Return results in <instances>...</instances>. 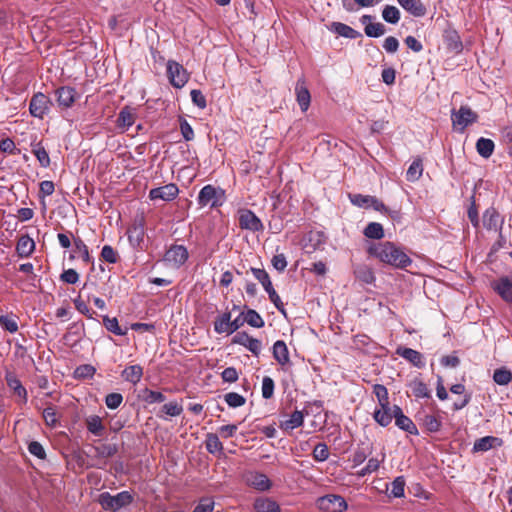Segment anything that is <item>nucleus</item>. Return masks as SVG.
I'll list each match as a JSON object with an SVG mask.
<instances>
[{
	"label": "nucleus",
	"mask_w": 512,
	"mask_h": 512,
	"mask_svg": "<svg viewBox=\"0 0 512 512\" xmlns=\"http://www.w3.org/2000/svg\"><path fill=\"white\" fill-rule=\"evenodd\" d=\"M368 253L383 263L401 269L412 263L410 257L401 248L389 241L371 244Z\"/></svg>",
	"instance_id": "obj_1"
},
{
	"label": "nucleus",
	"mask_w": 512,
	"mask_h": 512,
	"mask_svg": "<svg viewBox=\"0 0 512 512\" xmlns=\"http://www.w3.org/2000/svg\"><path fill=\"white\" fill-rule=\"evenodd\" d=\"M134 501V495L130 491H122L116 495L103 492L99 495L98 502L106 511L116 512L127 507Z\"/></svg>",
	"instance_id": "obj_2"
},
{
	"label": "nucleus",
	"mask_w": 512,
	"mask_h": 512,
	"mask_svg": "<svg viewBox=\"0 0 512 512\" xmlns=\"http://www.w3.org/2000/svg\"><path fill=\"white\" fill-rule=\"evenodd\" d=\"M251 272L253 276L261 283L264 290L267 292L269 296V300L274 304L277 310L286 316V310L284 304L274 289L272 282L270 280L269 274L261 268H251Z\"/></svg>",
	"instance_id": "obj_3"
},
{
	"label": "nucleus",
	"mask_w": 512,
	"mask_h": 512,
	"mask_svg": "<svg viewBox=\"0 0 512 512\" xmlns=\"http://www.w3.org/2000/svg\"><path fill=\"white\" fill-rule=\"evenodd\" d=\"M224 199L225 192L223 189L208 184L200 190L197 201L200 207L210 206V208H217L222 206Z\"/></svg>",
	"instance_id": "obj_4"
},
{
	"label": "nucleus",
	"mask_w": 512,
	"mask_h": 512,
	"mask_svg": "<svg viewBox=\"0 0 512 512\" xmlns=\"http://www.w3.org/2000/svg\"><path fill=\"white\" fill-rule=\"evenodd\" d=\"M51 106V99L44 93L37 92L30 99L29 113L35 118L44 119L49 114Z\"/></svg>",
	"instance_id": "obj_5"
},
{
	"label": "nucleus",
	"mask_w": 512,
	"mask_h": 512,
	"mask_svg": "<svg viewBox=\"0 0 512 512\" xmlns=\"http://www.w3.org/2000/svg\"><path fill=\"white\" fill-rule=\"evenodd\" d=\"M237 219L239 227L243 230H249L251 232H261L264 230L262 221L250 209L240 208L237 212Z\"/></svg>",
	"instance_id": "obj_6"
},
{
	"label": "nucleus",
	"mask_w": 512,
	"mask_h": 512,
	"mask_svg": "<svg viewBox=\"0 0 512 512\" xmlns=\"http://www.w3.org/2000/svg\"><path fill=\"white\" fill-rule=\"evenodd\" d=\"M167 77L175 88H182L189 80V73L179 62L169 60L167 62Z\"/></svg>",
	"instance_id": "obj_7"
},
{
	"label": "nucleus",
	"mask_w": 512,
	"mask_h": 512,
	"mask_svg": "<svg viewBox=\"0 0 512 512\" xmlns=\"http://www.w3.org/2000/svg\"><path fill=\"white\" fill-rule=\"evenodd\" d=\"M188 257L189 253L184 245L174 244L165 252L163 261L167 265L178 269L186 263Z\"/></svg>",
	"instance_id": "obj_8"
},
{
	"label": "nucleus",
	"mask_w": 512,
	"mask_h": 512,
	"mask_svg": "<svg viewBox=\"0 0 512 512\" xmlns=\"http://www.w3.org/2000/svg\"><path fill=\"white\" fill-rule=\"evenodd\" d=\"M317 506L325 512H344L347 509V502L340 495L328 494L317 500Z\"/></svg>",
	"instance_id": "obj_9"
},
{
	"label": "nucleus",
	"mask_w": 512,
	"mask_h": 512,
	"mask_svg": "<svg viewBox=\"0 0 512 512\" xmlns=\"http://www.w3.org/2000/svg\"><path fill=\"white\" fill-rule=\"evenodd\" d=\"M351 203L360 208H369L372 207L375 211L386 213L388 211L385 204L371 195H362V194H349L348 195Z\"/></svg>",
	"instance_id": "obj_10"
},
{
	"label": "nucleus",
	"mask_w": 512,
	"mask_h": 512,
	"mask_svg": "<svg viewBox=\"0 0 512 512\" xmlns=\"http://www.w3.org/2000/svg\"><path fill=\"white\" fill-rule=\"evenodd\" d=\"M452 123L455 127H459L462 132L464 129L475 123L478 119V115L468 106H461L457 112H453Z\"/></svg>",
	"instance_id": "obj_11"
},
{
	"label": "nucleus",
	"mask_w": 512,
	"mask_h": 512,
	"mask_svg": "<svg viewBox=\"0 0 512 512\" xmlns=\"http://www.w3.org/2000/svg\"><path fill=\"white\" fill-rule=\"evenodd\" d=\"M243 479L248 486L258 491H267L272 487L271 480L264 473L258 471L245 472Z\"/></svg>",
	"instance_id": "obj_12"
},
{
	"label": "nucleus",
	"mask_w": 512,
	"mask_h": 512,
	"mask_svg": "<svg viewBox=\"0 0 512 512\" xmlns=\"http://www.w3.org/2000/svg\"><path fill=\"white\" fill-rule=\"evenodd\" d=\"M179 194V188L174 183H169L164 186L153 188L149 191V198L152 201L163 200L172 201Z\"/></svg>",
	"instance_id": "obj_13"
},
{
	"label": "nucleus",
	"mask_w": 512,
	"mask_h": 512,
	"mask_svg": "<svg viewBox=\"0 0 512 512\" xmlns=\"http://www.w3.org/2000/svg\"><path fill=\"white\" fill-rule=\"evenodd\" d=\"M55 95L57 104L62 109H68L72 107L75 101L79 98V95L75 88L70 86L59 87L55 91Z\"/></svg>",
	"instance_id": "obj_14"
},
{
	"label": "nucleus",
	"mask_w": 512,
	"mask_h": 512,
	"mask_svg": "<svg viewBox=\"0 0 512 512\" xmlns=\"http://www.w3.org/2000/svg\"><path fill=\"white\" fill-rule=\"evenodd\" d=\"M492 289L507 303H512V276H502L491 283Z\"/></svg>",
	"instance_id": "obj_15"
},
{
	"label": "nucleus",
	"mask_w": 512,
	"mask_h": 512,
	"mask_svg": "<svg viewBox=\"0 0 512 512\" xmlns=\"http://www.w3.org/2000/svg\"><path fill=\"white\" fill-rule=\"evenodd\" d=\"M443 42L446 46V49L451 53L459 54L463 50V43L460 35L452 27H448L444 30Z\"/></svg>",
	"instance_id": "obj_16"
},
{
	"label": "nucleus",
	"mask_w": 512,
	"mask_h": 512,
	"mask_svg": "<svg viewBox=\"0 0 512 512\" xmlns=\"http://www.w3.org/2000/svg\"><path fill=\"white\" fill-rule=\"evenodd\" d=\"M232 342L244 346L255 356H258L261 352V341L251 337L246 332H238L233 337Z\"/></svg>",
	"instance_id": "obj_17"
},
{
	"label": "nucleus",
	"mask_w": 512,
	"mask_h": 512,
	"mask_svg": "<svg viewBox=\"0 0 512 512\" xmlns=\"http://www.w3.org/2000/svg\"><path fill=\"white\" fill-rule=\"evenodd\" d=\"M145 228H144V220L140 219L139 221H135L127 230V236L129 243L133 247L141 248V244L144 241Z\"/></svg>",
	"instance_id": "obj_18"
},
{
	"label": "nucleus",
	"mask_w": 512,
	"mask_h": 512,
	"mask_svg": "<svg viewBox=\"0 0 512 512\" xmlns=\"http://www.w3.org/2000/svg\"><path fill=\"white\" fill-rule=\"evenodd\" d=\"M296 100L300 106L302 112H306L310 106L311 95L307 88L306 81L304 78H300L296 82L295 86Z\"/></svg>",
	"instance_id": "obj_19"
},
{
	"label": "nucleus",
	"mask_w": 512,
	"mask_h": 512,
	"mask_svg": "<svg viewBox=\"0 0 512 512\" xmlns=\"http://www.w3.org/2000/svg\"><path fill=\"white\" fill-rule=\"evenodd\" d=\"M5 381L13 393L22 400V403H26L28 400L27 390L22 385L17 375L12 371H7L5 374Z\"/></svg>",
	"instance_id": "obj_20"
},
{
	"label": "nucleus",
	"mask_w": 512,
	"mask_h": 512,
	"mask_svg": "<svg viewBox=\"0 0 512 512\" xmlns=\"http://www.w3.org/2000/svg\"><path fill=\"white\" fill-rule=\"evenodd\" d=\"M396 354L417 368H423L425 366L423 355L412 348L400 346L396 349Z\"/></svg>",
	"instance_id": "obj_21"
},
{
	"label": "nucleus",
	"mask_w": 512,
	"mask_h": 512,
	"mask_svg": "<svg viewBox=\"0 0 512 512\" xmlns=\"http://www.w3.org/2000/svg\"><path fill=\"white\" fill-rule=\"evenodd\" d=\"M254 512H281L280 505L269 497H257L253 502Z\"/></svg>",
	"instance_id": "obj_22"
},
{
	"label": "nucleus",
	"mask_w": 512,
	"mask_h": 512,
	"mask_svg": "<svg viewBox=\"0 0 512 512\" xmlns=\"http://www.w3.org/2000/svg\"><path fill=\"white\" fill-rule=\"evenodd\" d=\"M403 9L414 17H423L427 13L426 6L421 0H397Z\"/></svg>",
	"instance_id": "obj_23"
},
{
	"label": "nucleus",
	"mask_w": 512,
	"mask_h": 512,
	"mask_svg": "<svg viewBox=\"0 0 512 512\" xmlns=\"http://www.w3.org/2000/svg\"><path fill=\"white\" fill-rule=\"evenodd\" d=\"M502 439L494 436H485L477 439L473 445V452H486L496 446H501Z\"/></svg>",
	"instance_id": "obj_24"
},
{
	"label": "nucleus",
	"mask_w": 512,
	"mask_h": 512,
	"mask_svg": "<svg viewBox=\"0 0 512 512\" xmlns=\"http://www.w3.org/2000/svg\"><path fill=\"white\" fill-rule=\"evenodd\" d=\"M273 357L281 365L285 366L290 362L289 351L283 340H277L273 345Z\"/></svg>",
	"instance_id": "obj_25"
},
{
	"label": "nucleus",
	"mask_w": 512,
	"mask_h": 512,
	"mask_svg": "<svg viewBox=\"0 0 512 512\" xmlns=\"http://www.w3.org/2000/svg\"><path fill=\"white\" fill-rule=\"evenodd\" d=\"M35 249V242L28 235H22L16 245L17 254L26 258L29 257Z\"/></svg>",
	"instance_id": "obj_26"
},
{
	"label": "nucleus",
	"mask_w": 512,
	"mask_h": 512,
	"mask_svg": "<svg viewBox=\"0 0 512 512\" xmlns=\"http://www.w3.org/2000/svg\"><path fill=\"white\" fill-rule=\"evenodd\" d=\"M122 378L132 384L140 382L143 376V368L139 364L127 366L121 373Z\"/></svg>",
	"instance_id": "obj_27"
},
{
	"label": "nucleus",
	"mask_w": 512,
	"mask_h": 512,
	"mask_svg": "<svg viewBox=\"0 0 512 512\" xmlns=\"http://www.w3.org/2000/svg\"><path fill=\"white\" fill-rule=\"evenodd\" d=\"M408 387L410 388L412 394L416 398H430L431 397V391L428 388L427 384L424 383L419 378H414L408 383Z\"/></svg>",
	"instance_id": "obj_28"
},
{
	"label": "nucleus",
	"mask_w": 512,
	"mask_h": 512,
	"mask_svg": "<svg viewBox=\"0 0 512 512\" xmlns=\"http://www.w3.org/2000/svg\"><path fill=\"white\" fill-rule=\"evenodd\" d=\"M304 422V413L300 410H295L289 417V419L282 421L280 428L285 431H292L298 427H301Z\"/></svg>",
	"instance_id": "obj_29"
},
{
	"label": "nucleus",
	"mask_w": 512,
	"mask_h": 512,
	"mask_svg": "<svg viewBox=\"0 0 512 512\" xmlns=\"http://www.w3.org/2000/svg\"><path fill=\"white\" fill-rule=\"evenodd\" d=\"M138 397L149 405L154 403H162L166 400V396L162 392L151 390L149 388L141 390Z\"/></svg>",
	"instance_id": "obj_30"
},
{
	"label": "nucleus",
	"mask_w": 512,
	"mask_h": 512,
	"mask_svg": "<svg viewBox=\"0 0 512 512\" xmlns=\"http://www.w3.org/2000/svg\"><path fill=\"white\" fill-rule=\"evenodd\" d=\"M230 324H231V313L225 312L215 319L214 330L218 334L226 333L227 335H230V334H232Z\"/></svg>",
	"instance_id": "obj_31"
},
{
	"label": "nucleus",
	"mask_w": 512,
	"mask_h": 512,
	"mask_svg": "<svg viewBox=\"0 0 512 512\" xmlns=\"http://www.w3.org/2000/svg\"><path fill=\"white\" fill-rule=\"evenodd\" d=\"M117 127L122 128L123 130L129 129L135 122V115L132 112V109L129 107H124L117 117Z\"/></svg>",
	"instance_id": "obj_32"
},
{
	"label": "nucleus",
	"mask_w": 512,
	"mask_h": 512,
	"mask_svg": "<svg viewBox=\"0 0 512 512\" xmlns=\"http://www.w3.org/2000/svg\"><path fill=\"white\" fill-rule=\"evenodd\" d=\"M331 29L338 35L343 36L345 38L356 39L358 37H361L360 32L356 31L355 29L344 23L333 22L331 25Z\"/></svg>",
	"instance_id": "obj_33"
},
{
	"label": "nucleus",
	"mask_w": 512,
	"mask_h": 512,
	"mask_svg": "<svg viewBox=\"0 0 512 512\" xmlns=\"http://www.w3.org/2000/svg\"><path fill=\"white\" fill-rule=\"evenodd\" d=\"M87 430L95 436H102L105 431L102 419L98 415H92L86 418Z\"/></svg>",
	"instance_id": "obj_34"
},
{
	"label": "nucleus",
	"mask_w": 512,
	"mask_h": 512,
	"mask_svg": "<svg viewBox=\"0 0 512 512\" xmlns=\"http://www.w3.org/2000/svg\"><path fill=\"white\" fill-rule=\"evenodd\" d=\"M206 450L211 454H221L224 450L219 436L215 433H208L205 439Z\"/></svg>",
	"instance_id": "obj_35"
},
{
	"label": "nucleus",
	"mask_w": 512,
	"mask_h": 512,
	"mask_svg": "<svg viewBox=\"0 0 512 512\" xmlns=\"http://www.w3.org/2000/svg\"><path fill=\"white\" fill-rule=\"evenodd\" d=\"M422 173H423L422 159L420 157H417L410 164V166L406 172V179L410 182H415V181L419 180V178L422 176Z\"/></svg>",
	"instance_id": "obj_36"
},
{
	"label": "nucleus",
	"mask_w": 512,
	"mask_h": 512,
	"mask_svg": "<svg viewBox=\"0 0 512 512\" xmlns=\"http://www.w3.org/2000/svg\"><path fill=\"white\" fill-rule=\"evenodd\" d=\"M495 145L491 139L481 137L476 142V150L483 158H489L494 151Z\"/></svg>",
	"instance_id": "obj_37"
},
{
	"label": "nucleus",
	"mask_w": 512,
	"mask_h": 512,
	"mask_svg": "<svg viewBox=\"0 0 512 512\" xmlns=\"http://www.w3.org/2000/svg\"><path fill=\"white\" fill-rule=\"evenodd\" d=\"M73 244L74 252L79 254L83 262L86 264H93V258L90 255L88 246L85 244V242L80 237H76L73 239Z\"/></svg>",
	"instance_id": "obj_38"
},
{
	"label": "nucleus",
	"mask_w": 512,
	"mask_h": 512,
	"mask_svg": "<svg viewBox=\"0 0 512 512\" xmlns=\"http://www.w3.org/2000/svg\"><path fill=\"white\" fill-rule=\"evenodd\" d=\"M34 156L37 158L39 164L43 168L50 166V157L45 147L40 143L32 144V151Z\"/></svg>",
	"instance_id": "obj_39"
},
{
	"label": "nucleus",
	"mask_w": 512,
	"mask_h": 512,
	"mask_svg": "<svg viewBox=\"0 0 512 512\" xmlns=\"http://www.w3.org/2000/svg\"><path fill=\"white\" fill-rule=\"evenodd\" d=\"M95 456L99 458H110L118 452L116 444L103 443L98 446H94Z\"/></svg>",
	"instance_id": "obj_40"
},
{
	"label": "nucleus",
	"mask_w": 512,
	"mask_h": 512,
	"mask_svg": "<svg viewBox=\"0 0 512 512\" xmlns=\"http://www.w3.org/2000/svg\"><path fill=\"white\" fill-rule=\"evenodd\" d=\"M493 380L498 385H508L512 381V372L506 367L498 368L493 373Z\"/></svg>",
	"instance_id": "obj_41"
},
{
	"label": "nucleus",
	"mask_w": 512,
	"mask_h": 512,
	"mask_svg": "<svg viewBox=\"0 0 512 512\" xmlns=\"http://www.w3.org/2000/svg\"><path fill=\"white\" fill-rule=\"evenodd\" d=\"M364 235L370 239L380 240L384 237L383 226L378 222H371L364 229Z\"/></svg>",
	"instance_id": "obj_42"
},
{
	"label": "nucleus",
	"mask_w": 512,
	"mask_h": 512,
	"mask_svg": "<svg viewBox=\"0 0 512 512\" xmlns=\"http://www.w3.org/2000/svg\"><path fill=\"white\" fill-rule=\"evenodd\" d=\"M103 325L104 327L111 333L119 336H124L127 334V330H123L118 323L116 317H109L107 315L103 316Z\"/></svg>",
	"instance_id": "obj_43"
},
{
	"label": "nucleus",
	"mask_w": 512,
	"mask_h": 512,
	"mask_svg": "<svg viewBox=\"0 0 512 512\" xmlns=\"http://www.w3.org/2000/svg\"><path fill=\"white\" fill-rule=\"evenodd\" d=\"M395 424L400 429L404 430L405 432L417 435L418 429L416 425L413 423V421L407 417L406 415L397 416V420L395 421Z\"/></svg>",
	"instance_id": "obj_44"
},
{
	"label": "nucleus",
	"mask_w": 512,
	"mask_h": 512,
	"mask_svg": "<svg viewBox=\"0 0 512 512\" xmlns=\"http://www.w3.org/2000/svg\"><path fill=\"white\" fill-rule=\"evenodd\" d=\"M374 419L381 426H388L393 419L389 405H387L386 407H381L380 409L376 410L374 412Z\"/></svg>",
	"instance_id": "obj_45"
},
{
	"label": "nucleus",
	"mask_w": 512,
	"mask_h": 512,
	"mask_svg": "<svg viewBox=\"0 0 512 512\" xmlns=\"http://www.w3.org/2000/svg\"><path fill=\"white\" fill-rule=\"evenodd\" d=\"M355 275L357 279L366 284H371L375 280L373 271L366 265L358 266L355 269Z\"/></svg>",
	"instance_id": "obj_46"
},
{
	"label": "nucleus",
	"mask_w": 512,
	"mask_h": 512,
	"mask_svg": "<svg viewBox=\"0 0 512 512\" xmlns=\"http://www.w3.org/2000/svg\"><path fill=\"white\" fill-rule=\"evenodd\" d=\"M161 412L167 416L177 417L182 414L183 406L177 401H170L161 407Z\"/></svg>",
	"instance_id": "obj_47"
},
{
	"label": "nucleus",
	"mask_w": 512,
	"mask_h": 512,
	"mask_svg": "<svg viewBox=\"0 0 512 512\" xmlns=\"http://www.w3.org/2000/svg\"><path fill=\"white\" fill-rule=\"evenodd\" d=\"M383 19L391 24H396L400 20V11L397 7L386 5L382 11Z\"/></svg>",
	"instance_id": "obj_48"
},
{
	"label": "nucleus",
	"mask_w": 512,
	"mask_h": 512,
	"mask_svg": "<svg viewBox=\"0 0 512 512\" xmlns=\"http://www.w3.org/2000/svg\"><path fill=\"white\" fill-rule=\"evenodd\" d=\"M422 421L425 429L431 433H436L441 429L442 422L440 418L434 415H425Z\"/></svg>",
	"instance_id": "obj_49"
},
{
	"label": "nucleus",
	"mask_w": 512,
	"mask_h": 512,
	"mask_svg": "<svg viewBox=\"0 0 512 512\" xmlns=\"http://www.w3.org/2000/svg\"><path fill=\"white\" fill-rule=\"evenodd\" d=\"M405 479L403 476H399L393 480L390 485L389 491L390 495L395 498H400L404 496L405 491Z\"/></svg>",
	"instance_id": "obj_50"
},
{
	"label": "nucleus",
	"mask_w": 512,
	"mask_h": 512,
	"mask_svg": "<svg viewBox=\"0 0 512 512\" xmlns=\"http://www.w3.org/2000/svg\"><path fill=\"white\" fill-rule=\"evenodd\" d=\"M100 259L107 263L115 264L119 260V254L112 246L104 245L101 250Z\"/></svg>",
	"instance_id": "obj_51"
},
{
	"label": "nucleus",
	"mask_w": 512,
	"mask_h": 512,
	"mask_svg": "<svg viewBox=\"0 0 512 512\" xmlns=\"http://www.w3.org/2000/svg\"><path fill=\"white\" fill-rule=\"evenodd\" d=\"M244 317L246 323L252 327L262 328L265 325L263 318L256 310L248 309Z\"/></svg>",
	"instance_id": "obj_52"
},
{
	"label": "nucleus",
	"mask_w": 512,
	"mask_h": 512,
	"mask_svg": "<svg viewBox=\"0 0 512 512\" xmlns=\"http://www.w3.org/2000/svg\"><path fill=\"white\" fill-rule=\"evenodd\" d=\"M364 31L368 37L377 38L385 34L386 28L384 24L380 22L368 23L366 24Z\"/></svg>",
	"instance_id": "obj_53"
},
{
	"label": "nucleus",
	"mask_w": 512,
	"mask_h": 512,
	"mask_svg": "<svg viewBox=\"0 0 512 512\" xmlns=\"http://www.w3.org/2000/svg\"><path fill=\"white\" fill-rule=\"evenodd\" d=\"M373 393L375 394L380 407H386L389 405L388 390L384 385L375 384L373 386Z\"/></svg>",
	"instance_id": "obj_54"
},
{
	"label": "nucleus",
	"mask_w": 512,
	"mask_h": 512,
	"mask_svg": "<svg viewBox=\"0 0 512 512\" xmlns=\"http://www.w3.org/2000/svg\"><path fill=\"white\" fill-rule=\"evenodd\" d=\"M224 400L231 408L241 407L246 403V398L236 392H229L224 395Z\"/></svg>",
	"instance_id": "obj_55"
},
{
	"label": "nucleus",
	"mask_w": 512,
	"mask_h": 512,
	"mask_svg": "<svg viewBox=\"0 0 512 512\" xmlns=\"http://www.w3.org/2000/svg\"><path fill=\"white\" fill-rule=\"evenodd\" d=\"M215 502L212 497H202L192 512H213Z\"/></svg>",
	"instance_id": "obj_56"
},
{
	"label": "nucleus",
	"mask_w": 512,
	"mask_h": 512,
	"mask_svg": "<svg viewBox=\"0 0 512 512\" xmlns=\"http://www.w3.org/2000/svg\"><path fill=\"white\" fill-rule=\"evenodd\" d=\"M313 458L317 462H324L329 457V449L325 443H318L313 449Z\"/></svg>",
	"instance_id": "obj_57"
},
{
	"label": "nucleus",
	"mask_w": 512,
	"mask_h": 512,
	"mask_svg": "<svg viewBox=\"0 0 512 512\" xmlns=\"http://www.w3.org/2000/svg\"><path fill=\"white\" fill-rule=\"evenodd\" d=\"M0 325L4 330H6L10 333H15L18 330L17 321L12 316H8V315L0 316Z\"/></svg>",
	"instance_id": "obj_58"
},
{
	"label": "nucleus",
	"mask_w": 512,
	"mask_h": 512,
	"mask_svg": "<svg viewBox=\"0 0 512 512\" xmlns=\"http://www.w3.org/2000/svg\"><path fill=\"white\" fill-rule=\"evenodd\" d=\"M483 218L485 226L491 229L496 227L499 214L495 208H489L485 211Z\"/></svg>",
	"instance_id": "obj_59"
},
{
	"label": "nucleus",
	"mask_w": 512,
	"mask_h": 512,
	"mask_svg": "<svg viewBox=\"0 0 512 512\" xmlns=\"http://www.w3.org/2000/svg\"><path fill=\"white\" fill-rule=\"evenodd\" d=\"M96 369L90 364L80 365L75 369V377L80 379L92 378Z\"/></svg>",
	"instance_id": "obj_60"
},
{
	"label": "nucleus",
	"mask_w": 512,
	"mask_h": 512,
	"mask_svg": "<svg viewBox=\"0 0 512 512\" xmlns=\"http://www.w3.org/2000/svg\"><path fill=\"white\" fill-rule=\"evenodd\" d=\"M274 388V380L269 376H265L262 380V397L264 399H270L274 394Z\"/></svg>",
	"instance_id": "obj_61"
},
{
	"label": "nucleus",
	"mask_w": 512,
	"mask_h": 512,
	"mask_svg": "<svg viewBox=\"0 0 512 512\" xmlns=\"http://www.w3.org/2000/svg\"><path fill=\"white\" fill-rule=\"evenodd\" d=\"M380 466V461L377 458H370L365 467H363L360 471L357 472V475L360 477H364L368 474H371L378 470Z\"/></svg>",
	"instance_id": "obj_62"
},
{
	"label": "nucleus",
	"mask_w": 512,
	"mask_h": 512,
	"mask_svg": "<svg viewBox=\"0 0 512 512\" xmlns=\"http://www.w3.org/2000/svg\"><path fill=\"white\" fill-rule=\"evenodd\" d=\"M56 410L53 406H48L43 410V418L46 423V425L50 427H55L58 423L57 417H56Z\"/></svg>",
	"instance_id": "obj_63"
},
{
	"label": "nucleus",
	"mask_w": 512,
	"mask_h": 512,
	"mask_svg": "<svg viewBox=\"0 0 512 512\" xmlns=\"http://www.w3.org/2000/svg\"><path fill=\"white\" fill-rule=\"evenodd\" d=\"M123 402V396L120 393H110L105 397V404L109 409H117Z\"/></svg>",
	"instance_id": "obj_64"
}]
</instances>
